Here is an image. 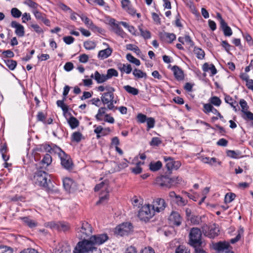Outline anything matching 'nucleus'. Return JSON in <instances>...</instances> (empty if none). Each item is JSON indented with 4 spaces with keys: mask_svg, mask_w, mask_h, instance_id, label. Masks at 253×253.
Returning a JSON list of instances; mask_svg holds the SVG:
<instances>
[{
    "mask_svg": "<svg viewBox=\"0 0 253 253\" xmlns=\"http://www.w3.org/2000/svg\"><path fill=\"white\" fill-rule=\"evenodd\" d=\"M20 219L30 228H33L37 226V223L29 217H20Z\"/></svg>",
    "mask_w": 253,
    "mask_h": 253,
    "instance_id": "c756f323",
    "label": "nucleus"
},
{
    "mask_svg": "<svg viewBox=\"0 0 253 253\" xmlns=\"http://www.w3.org/2000/svg\"><path fill=\"white\" fill-rule=\"evenodd\" d=\"M71 252L70 245L66 242H62L58 244L52 253H71Z\"/></svg>",
    "mask_w": 253,
    "mask_h": 253,
    "instance_id": "2eb2a0df",
    "label": "nucleus"
},
{
    "mask_svg": "<svg viewBox=\"0 0 253 253\" xmlns=\"http://www.w3.org/2000/svg\"><path fill=\"white\" fill-rule=\"evenodd\" d=\"M46 119V115L42 112L40 111L38 113L37 115V122H41L43 124L45 122Z\"/></svg>",
    "mask_w": 253,
    "mask_h": 253,
    "instance_id": "13d9d810",
    "label": "nucleus"
},
{
    "mask_svg": "<svg viewBox=\"0 0 253 253\" xmlns=\"http://www.w3.org/2000/svg\"><path fill=\"white\" fill-rule=\"evenodd\" d=\"M175 253H190V252L185 247L180 245L176 249Z\"/></svg>",
    "mask_w": 253,
    "mask_h": 253,
    "instance_id": "052dcab7",
    "label": "nucleus"
},
{
    "mask_svg": "<svg viewBox=\"0 0 253 253\" xmlns=\"http://www.w3.org/2000/svg\"><path fill=\"white\" fill-rule=\"evenodd\" d=\"M211 104L215 106H219L221 103V100L217 96H212L209 100Z\"/></svg>",
    "mask_w": 253,
    "mask_h": 253,
    "instance_id": "37998d69",
    "label": "nucleus"
},
{
    "mask_svg": "<svg viewBox=\"0 0 253 253\" xmlns=\"http://www.w3.org/2000/svg\"><path fill=\"white\" fill-rule=\"evenodd\" d=\"M202 232L198 228H192L189 233V244L194 247L200 246L201 241Z\"/></svg>",
    "mask_w": 253,
    "mask_h": 253,
    "instance_id": "423d86ee",
    "label": "nucleus"
},
{
    "mask_svg": "<svg viewBox=\"0 0 253 253\" xmlns=\"http://www.w3.org/2000/svg\"><path fill=\"white\" fill-rule=\"evenodd\" d=\"M164 159L166 162V167L168 170H171L175 169H177L180 167V163L178 161H174L173 159L170 157H164Z\"/></svg>",
    "mask_w": 253,
    "mask_h": 253,
    "instance_id": "dca6fc26",
    "label": "nucleus"
},
{
    "mask_svg": "<svg viewBox=\"0 0 253 253\" xmlns=\"http://www.w3.org/2000/svg\"><path fill=\"white\" fill-rule=\"evenodd\" d=\"M11 14L14 18H19L22 15V12L18 8L14 7L11 10Z\"/></svg>",
    "mask_w": 253,
    "mask_h": 253,
    "instance_id": "603ef678",
    "label": "nucleus"
},
{
    "mask_svg": "<svg viewBox=\"0 0 253 253\" xmlns=\"http://www.w3.org/2000/svg\"><path fill=\"white\" fill-rule=\"evenodd\" d=\"M167 206V204L163 199L157 198L155 199L151 207L154 210V212H160L163 211Z\"/></svg>",
    "mask_w": 253,
    "mask_h": 253,
    "instance_id": "4468645a",
    "label": "nucleus"
},
{
    "mask_svg": "<svg viewBox=\"0 0 253 253\" xmlns=\"http://www.w3.org/2000/svg\"><path fill=\"white\" fill-rule=\"evenodd\" d=\"M10 26L15 29V33L19 37H23L25 35V29L24 26L16 21H12Z\"/></svg>",
    "mask_w": 253,
    "mask_h": 253,
    "instance_id": "a211bd4d",
    "label": "nucleus"
},
{
    "mask_svg": "<svg viewBox=\"0 0 253 253\" xmlns=\"http://www.w3.org/2000/svg\"><path fill=\"white\" fill-rule=\"evenodd\" d=\"M162 38L168 42L171 43L176 39V36L173 33H165Z\"/></svg>",
    "mask_w": 253,
    "mask_h": 253,
    "instance_id": "2f4dec72",
    "label": "nucleus"
},
{
    "mask_svg": "<svg viewBox=\"0 0 253 253\" xmlns=\"http://www.w3.org/2000/svg\"><path fill=\"white\" fill-rule=\"evenodd\" d=\"M213 248L219 253H229L231 249L229 243L225 241H220L215 243Z\"/></svg>",
    "mask_w": 253,
    "mask_h": 253,
    "instance_id": "f8f14e48",
    "label": "nucleus"
},
{
    "mask_svg": "<svg viewBox=\"0 0 253 253\" xmlns=\"http://www.w3.org/2000/svg\"><path fill=\"white\" fill-rule=\"evenodd\" d=\"M51 156L49 154H46L41 161V164L42 167H46L51 164Z\"/></svg>",
    "mask_w": 253,
    "mask_h": 253,
    "instance_id": "7c9ffc66",
    "label": "nucleus"
},
{
    "mask_svg": "<svg viewBox=\"0 0 253 253\" xmlns=\"http://www.w3.org/2000/svg\"><path fill=\"white\" fill-rule=\"evenodd\" d=\"M65 99H63L62 100H59L56 102V104L58 107L61 108L63 111L65 113L67 112L68 110V106L65 105L64 103V101Z\"/></svg>",
    "mask_w": 253,
    "mask_h": 253,
    "instance_id": "8fccbe9b",
    "label": "nucleus"
},
{
    "mask_svg": "<svg viewBox=\"0 0 253 253\" xmlns=\"http://www.w3.org/2000/svg\"><path fill=\"white\" fill-rule=\"evenodd\" d=\"M0 253H13V249L6 246H2L0 247Z\"/></svg>",
    "mask_w": 253,
    "mask_h": 253,
    "instance_id": "bf43d9fd",
    "label": "nucleus"
},
{
    "mask_svg": "<svg viewBox=\"0 0 253 253\" xmlns=\"http://www.w3.org/2000/svg\"><path fill=\"white\" fill-rule=\"evenodd\" d=\"M118 69L122 73H126L127 74H130L132 70L131 65L127 64H120L118 66Z\"/></svg>",
    "mask_w": 253,
    "mask_h": 253,
    "instance_id": "a878e982",
    "label": "nucleus"
},
{
    "mask_svg": "<svg viewBox=\"0 0 253 253\" xmlns=\"http://www.w3.org/2000/svg\"><path fill=\"white\" fill-rule=\"evenodd\" d=\"M147 118L145 115L142 113L138 114L136 117L137 121L139 123H145L147 121Z\"/></svg>",
    "mask_w": 253,
    "mask_h": 253,
    "instance_id": "4d7b16f0",
    "label": "nucleus"
},
{
    "mask_svg": "<svg viewBox=\"0 0 253 253\" xmlns=\"http://www.w3.org/2000/svg\"><path fill=\"white\" fill-rule=\"evenodd\" d=\"M108 109L107 106L106 107H101L99 108L97 114L95 115V119L98 121H101L103 120V117H105V115L107 114L106 111Z\"/></svg>",
    "mask_w": 253,
    "mask_h": 253,
    "instance_id": "5701e85b",
    "label": "nucleus"
},
{
    "mask_svg": "<svg viewBox=\"0 0 253 253\" xmlns=\"http://www.w3.org/2000/svg\"><path fill=\"white\" fill-rule=\"evenodd\" d=\"M124 88L126 91L133 95L138 94L139 92L137 88L132 87L129 85L124 86Z\"/></svg>",
    "mask_w": 253,
    "mask_h": 253,
    "instance_id": "4c0bfd02",
    "label": "nucleus"
},
{
    "mask_svg": "<svg viewBox=\"0 0 253 253\" xmlns=\"http://www.w3.org/2000/svg\"><path fill=\"white\" fill-rule=\"evenodd\" d=\"M143 164V163H137L136 167L131 169V171L136 174L140 173L142 172V168L140 167V165Z\"/></svg>",
    "mask_w": 253,
    "mask_h": 253,
    "instance_id": "680f3d73",
    "label": "nucleus"
},
{
    "mask_svg": "<svg viewBox=\"0 0 253 253\" xmlns=\"http://www.w3.org/2000/svg\"><path fill=\"white\" fill-rule=\"evenodd\" d=\"M108 197H109L108 192H102L100 194L99 200L96 203V204L98 205L100 204L106 203L108 201Z\"/></svg>",
    "mask_w": 253,
    "mask_h": 253,
    "instance_id": "f704fd0d",
    "label": "nucleus"
},
{
    "mask_svg": "<svg viewBox=\"0 0 253 253\" xmlns=\"http://www.w3.org/2000/svg\"><path fill=\"white\" fill-rule=\"evenodd\" d=\"M109 24L112 28L113 31L116 34L120 36L122 38L125 39L127 37V34L120 26L119 24L116 23L115 19H111L109 21Z\"/></svg>",
    "mask_w": 253,
    "mask_h": 253,
    "instance_id": "9b49d317",
    "label": "nucleus"
},
{
    "mask_svg": "<svg viewBox=\"0 0 253 253\" xmlns=\"http://www.w3.org/2000/svg\"><path fill=\"white\" fill-rule=\"evenodd\" d=\"M145 122L147 123V130H149L150 129L153 128L155 126V120L153 118H148L147 121Z\"/></svg>",
    "mask_w": 253,
    "mask_h": 253,
    "instance_id": "49530a36",
    "label": "nucleus"
},
{
    "mask_svg": "<svg viewBox=\"0 0 253 253\" xmlns=\"http://www.w3.org/2000/svg\"><path fill=\"white\" fill-rule=\"evenodd\" d=\"M42 146L47 152L50 153L54 152L58 154L61 160V164L64 169L69 170L72 169L73 164L70 156L66 154L60 148L55 146L52 148L49 145L46 144Z\"/></svg>",
    "mask_w": 253,
    "mask_h": 253,
    "instance_id": "f257e3e1",
    "label": "nucleus"
},
{
    "mask_svg": "<svg viewBox=\"0 0 253 253\" xmlns=\"http://www.w3.org/2000/svg\"><path fill=\"white\" fill-rule=\"evenodd\" d=\"M184 42L188 46L189 48H193L194 46V43L189 36L185 35L184 37Z\"/></svg>",
    "mask_w": 253,
    "mask_h": 253,
    "instance_id": "de8ad7c7",
    "label": "nucleus"
},
{
    "mask_svg": "<svg viewBox=\"0 0 253 253\" xmlns=\"http://www.w3.org/2000/svg\"><path fill=\"white\" fill-rule=\"evenodd\" d=\"M126 49L129 50L134 51L136 53L139 54L141 52L139 48L136 45L132 44H128L126 45Z\"/></svg>",
    "mask_w": 253,
    "mask_h": 253,
    "instance_id": "864d4df0",
    "label": "nucleus"
},
{
    "mask_svg": "<svg viewBox=\"0 0 253 253\" xmlns=\"http://www.w3.org/2000/svg\"><path fill=\"white\" fill-rule=\"evenodd\" d=\"M202 69L204 72L210 71L212 76L215 75L217 73L216 69L212 64L209 65L208 63H205L203 64Z\"/></svg>",
    "mask_w": 253,
    "mask_h": 253,
    "instance_id": "393cba45",
    "label": "nucleus"
},
{
    "mask_svg": "<svg viewBox=\"0 0 253 253\" xmlns=\"http://www.w3.org/2000/svg\"><path fill=\"white\" fill-rule=\"evenodd\" d=\"M242 117L246 121H253V114L248 110L242 112Z\"/></svg>",
    "mask_w": 253,
    "mask_h": 253,
    "instance_id": "a19ab883",
    "label": "nucleus"
},
{
    "mask_svg": "<svg viewBox=\"0 0 253 253\" xmlns=\"http://www.w3.org/2000/svg\"><path fill=\"white\" fill-rule=\"evenodd\" d=\"M162 163L160 161L151 162L149 165V169L152 171H157L162 168Z\"/></svg>",
    "mask_w": 253,
    "mask_h": 253,
    "instance_id": "cd10ccee",
    "label": "nucleus"
},
{
    "mask_svg": "<svg viewBox=\"0 0 253 253\" xmlns=\"http://www.w3.org/2000/svg\"><path fill=\"white\" fill-rule=\"evenodd\" d=\"M84 46L87 50H92L95 48L96 43L93 41H87L84 42Z\"/></svg>",
    "mask_w": 253,
    "mask_h": 253,
    "instance_id": "79ce46f5",
    "label": "nucleus"
},
{
    "mask_svg": "<svg viewBox=\"0 0 253 253\" xmlns=\"http://www.w3.org/2000/svg\"><path fill=\"white\" fill-rule=\"evenodd\" d=\"M236 195L234 193L227 194L225 197V200L226 203L231 202L235 198Z\"/></svg>",
    "mask_w": 253,
    "mask_h": 253,
    "instance_id": "774afa93",
    "label": "nucleus"
},
{
    "mask_svg": "<svg viewBox=\"0 0 253 253\" xmlns=\"http://www.w3.org/2000/svg\"><path fill=\"white\" fill-rule=\"evenodd\" d=\"M132 74L134 76V77L137 79L141 78L146 79L147 78V74L146 73L143 72L140 69H138L136 68H135L133 70Z\"/></svg>",
    "mask_w": 253,
    "mask_h": 253,
    "instance_id": "c85d7f7f",
    "label": "nucleus"
},
{
    "mask_svg": "<svg viewBox=\"0 0 253 253\" xmlns=\"http://www.w3.org/2000/svg\"><path fill=\"white\" fill-rule=\"evenodd\" d=\"M82 137V134L79 131L74 132L72 135V140L77 142H80Z\"/></svg>",
    "mask_w": 253,
    "mask_h": 253,
    "instance_id": "09e8293b",
    "label": "nucleus"
},
{
    "mask_svg": "<svg viewBox=\"0 0 253 253\" xmlns=\"http://www.w3.org/2000/svg\"><path fill=\"white\" fill-rule=\"evenodd\" d=\"M112 49L110 47H108L105 49L100 50L98 53V58L100 59H104L108 58L111 55Z\"/></svg>",
    "mask_w": 253,
    "mask_h": 253,
    "instance_id": "b1692460",
    "label": "nucleus"
},
{
    "mask_svg": "<svg viewBox=\"0 0 253 253\" xmlns=\"http://www.w3.org/2000/svg\"><path fill=\"white\" fill-rule=\"evenodd\" d=\"M175 203L179 206H184L186 205L187 201L184 200L179 195H178L176 199H175Z\"/></svg>",
    "mask_w": 253,
    "mask_h": 253,
    "instance_id": "6e6d98bb",
    "label": "nucleus"
},
{
    "mask_svg": "<svg viewBox=\"0 0 253 253\" xmlns=\"http://www.w3.org/2000/svg\"><path fill=\"white\" fill-rule=\"evenodd\" d=\"M155 215L154 209L150 205H145L142 207L139 211L138 217L139 218L145 222L148 221Z\"/></svg>",
    "mask_w": 253,
    "mask_h": 253,
    "instance_id": "20e7f679",
    "label": "nucleus"
},
{
    "mask_svg": "<svg viewBox=\"0 0 253 253\" xmlns=\"http://www.w3.org/2000/svg\"><path fill=\"white\" fill-rule=\"evenodd\" d=\"M95 247L92 246L89 240L84 239L78 243L73 250V253H87L89 252L93 253Z\"/></svg>",
    "mask_w": 253,
    "mask_h": 253,
    "instance_id": "39448f33",
    "label": "nucleus"
},
{
    "mask_svg": "<svg viewBox=\"0 0 253 253\" xmlns=\"http://www.w3.org/2000/svg\"><path fill=\"white\" fill-rule=\"evenodd\" d=\"M35 17L38 20H42L43 18L44 17V14L41 13V12L38 11L36 9H34L33 11Z\"/></svg>",
    "mask_w": 253,
    "mask_h": 253,
    "instance_id": "0e129e2a",
    "label": "nucleus"
},
{
    "mask_svg": "<svg viewBox=\"0 0 253 253\" xmlns=\"http://www.w3.org/2000/svg\"><path fill=\"white\" fill-rule=\"evenodd\" d=\"M68 122L72 129L76 128L79 125V121L73 116L70 117Z\"/></svg>",
    "mask_w": 253,
    "mask_h": 253,
    "instance_id": "72a5a7b5",
    "label": "nucleus"
},
{
    "mask_svg": "<svg viewBox=\"0 0 253 253\" xmlns=\"http://www.w3.org/2000/svg\"><path fill=\"white\" fill-rule=\"evenodd\" d=\"M220 27L222 29L225 36L230 37L232 35L233 32L232 29L229 26H228L226 22L220 25Z\"/></svg>",
    "mask_w": 253,
    "mask_h": 253,
    "instance_id": "bb28decb",
    "label": "nucleus"
},
{
    "mask_svg": "<svg viewBox=\"0 0 253 253\" xmlns=\"http://www.w3.org/2000/svg\"><path fill=\"white\" fill-rule=\"evenodd\" d=\"M126 58L128 61L134 64L136 66H139L140 65V61L139 60L133 57L130 53L127 54Z\"/></svg>",
    "mask_w": 253,
    "mask_h": 253,
    "instance_id": "58836bf2",
    "label": "nucleus"
},
{
    "mask_svg": "<svg viewBox=\"0 0 253 253\" xmlns=\"http://www.w3.org/2000/svg\"><path fill=\"white\" fill-rule=\"evenodd\" d=\"M88 56L86 54H81L79 57V61L81 63H85L88 62Z\"/></svg>",
    "mask_w": 253,
    "mask_h": 253,
    "instance_id": "338daca9",
    "label": "nucleus"
},
{
    "mask_svg": "<svg viewBox=\"0 0 253 253\" xmlns=\"http://www.w3.org/2000/svg\"><path fill=\"white\" fill-rule=\"evenodd\" d=\"M213 106L211 104L207 103L204 105L203 111L206 114H209L211 112L213 108Z\"/></svg>",
    "mask_w": 253,
    "mask_h": 253,
    "instance_id": "69168bd1",
    "label": "nucleus"
},
{
    "mask_svg": "<svg viewBox=\"0 0 253 253\" xmlns=\"http://www.w3.org/2000/svg\"><path fill=\"white\" fill-rule=\"evenodd\" d=\"M194 53L196 55V57L199 59H203L204 58L205 53L204 51L201 48L194 47L193 50Z\"/></svg>",
    "mask_w": 253,
    "mask_h": 253,
    "instance_id": "473e14b6",
    "label": "nucleus"
},
{
    "mask_svg": "<svg viewBox=\"0 0 253 253\" xmlns=\"http://www.w3.org/2000/svg\"><path fill=\"white\" fill-rule=\"evenodd\" d=\"M168 219L170 224L176 226H180L182 221V217L179 212L175 211L171 212Z\"/></svg>",
    "mask_w": 253,
    "mask_h": 253,
    "instance_id": "ddd939ff",
    "label": "nucleus"
},
{
    "mask_svg": "<svg viewBox=\"0 0 253 253\" xmlns=\"http://www.w3.org/2000/svg\"><path fill=\"white\" fill-rule=\"evenodd\" d=\"M76 231L80 238L85 239L92 233V227L88 222L82 221L77 228Z\"/></svg>",
    "mask_w": 253,
    "mask_h": 253,
    "instance_id": "6e6552de",
    "label": "nucleus"
},
{
    "mask_svg": "<svg viewBox=\"0 0 253 253\" xmlns=\"http://www.w3.org/2000/svg\"><path fill=\"white\" fill-rule=\"evenodd\" d=\"M109 239L107 234H100L91 236L89 240L92 246L100 245L104 243Z\"/></svg>",
    "mask_w": 253,
    "mask_h": 253,
    "instance_id": "9d476101",
    "label": "nucleus"
},
{
    "mask_svg": "<svg viewBox=\"0 0 253 253\" xmlns=\"http://www.w3.org/2000/svg\"><path fill=\"white\" fill-rule=\"evenodd\" d=\"M48 174L44 171L38 170L34 174L33 181L36 185L46 188L48 186Z\"/></svg>",
    "mask_w": 253,
    "mask_h": 253,
    "instance_id": "7ed1b4c3",
    "label": "nucleus"
},
{
    "mask_svg": "<svg viewBox=\"0 0 253 253\" xmlns=\"http://www.w3.org/2000/svg\"><path fill=\"white\" fill-rule=\"evenodd\" d=\"M23 3L29 7L36 9L38 8L39 5L34 2L33 0H24Z\"/></svg>",
    "mask_w": 253,
    "mask_h": 253,
    "instance_id": "a18cd8bd",
    "label": "nucleus"
},
{
    "mask_svg": "<svg viewBox=\"0 0 253 253\" xmlns=\"http://www.w3.org/2000/svg\"><path fill=\"white\" fill-rule=\"evenodd\" d=\"M51 227L59 231H66L69 229V225L68 223L63 222L52 223Z\"/></svg>",
    "mask_w": 253,
    "mask_h": 253,
    "instance_id": "aec40b11",
    "label": "nucleus"
},
{
    "mask_svg": "<svg viewBox=\"0 0 253 253\" xmlns=\"http://www.w3.org/2000/svg\"><path fill=\"white\" fill-rule=\"evenodd\" d=\"M132 228V225L130 223H123L115 228V233L117 235L124 236L127 235L131 231Z\"/></svg>",
    "mask_w": 253,
    "mask_h": 253,
    "instance_id": "1a4fd4ad",
    "label": "nucleus"
},
{
    "mask_svg": "<svg viewBox=\"0 0 253 253\" xmlns=\"http://www.w3.org/2000/svg\"><path fill=\"white\" fill-rule=\"evenodd\" d=\"M64 188L68 192H73L76 188L77 184L72 179L65 177L63 179Z\"/></svg>",
    "mask_w": 253,
    "mask_h": 253,
    "instance_id": "f3484780",
    "label": "nucleus"
},
{
    "mask_svg": "<svg viewBox=\"0 0 253 253\" xmlns=\"http://www.w3.org/2000/svg\"><path fill=\"white\" fill-rule=\"evenodd\" d=\"M175 79L178 81H182L184 79V73L181 69L177 66H174L171 68Z\"/></svg>",
    "mask_w": 253,
    "mask_h": 253,
    "instance_id": "412c9836",
    "label": "nucleus"
},
{
    "mask_svg": "<svg viewBox=\"0 0 253 253\" xmlns=\"http://www.w3.org/2000/svg\"><path fill=\"white\" fill-rule=\"evenodd\" d=\"M80 17L86 26L90 28H92L93 27L94 25L92 21L90 20L88 17L84 15H80Z\"/></svg>",
    "mask_w": 253,
    "mask_h": 253,
    "instance_id": "ea45409f",
    "label": "nucleus"
},
{
    "mask_svg": "<svg viewBox=\"0 0 253 253\" xmlns=\"http://www.w3.org/2000/svg\"><path fill=\"white\" fill-rule=\"evenodd\" d=\"M139 30L140 32L141 35L145 39H149L151 38V34L147 30H143L140 26H139Z\"/></svg>",
    "mask_w": 253,
    "mask_h": 253,
    "instance_id": "3c124183",
    "label": "nucleus"
},
{
    "mask_svg": "<svg viewBox=\"0 0 253 253\" xmlns=\"http://www.w3.org/2000/svg\"><path fill=\"white\" fill-rule=\"evenodd\" d=\"M106 76L107 80L110 79L113 77H118V73L116 70L114 68H110L107 70Z\"/></svg>",
    "mask_w": 253,
    "mask_h": 253,
    "instance_id": "e433bc0d",
    "label": "nucleus"
},
{
    "mask_svg": "<svg viewBox=\"0 0 253 253\" xmlns=\"http://www.w3.org/2000/svg\"><path fill=\"white\" fill-rule=\"evenodd\" d=\"M94 128V132L96 134V138L99 139L101 137L100 134L104 130V128L101 126H97L96 125L93 126Z\"/></svg>",
    "mask_w": 253,
    "mask_h": 253,
    "instance_id": "c03bdc74",
    "label": "nucleus"
},
{
    "mask_svg": "<svg viewBox=\"0 0 253 253\" xmlns=\"http://www.w3.org/2000/svg\"><path fill=\"white\" fill-rule=\"evenodd\" d=\"M162 143V140L157 137H154L152 138L150 142V145L152 146H158Z\"/></svg>",
    "mask_w": 253,
    "mask_h": 253,
    "instance_id": "5fc2aeb1",
    "label": "nucleus"
},
{
    "mask_svg": "<svg viewBox=\"0 0 253 253\" xmlns=\"http://www.w3.org/2000/svg\"><path fill=\"white\" fill-rule=\"evenodd\" d=\"M90 77L94 78L98 84L103 83L108 80L106 75L101 74L97 71H96L94 74H92Z\"/></svg>",
    "mask_w": 253,
    "mask_h": 253,
    "instance_id": "4be33fe9",
    "label": "nucleus"
},
{
    "mask_svg": "<svg viewBox=\"0 0 253 253\" xmlns=\"http://www.w3.org/2000/svg\"><path fill=\"white\" fill-rule=\"evenodd\" d=\"M219 232V229L218 226L213 224L209 227L208 231H206L204 234L210 238H214L218 236Z\"/></svg>",
    "mask_w": 253,
    "mask_h": 253,
    "instance_id": "6ab92c4d",
    "label": "nucleus"
},
{
    "mask_svg": "<svg viewBox=\"0 0 253 253\" xmlns=\"http://www.w3.org/2000/svg\"><path fill=\"white\" fill-rule=\"evenodd\" d=\"M4 61L6 65L11 70H14L17 66V62L15 60L5 59Z\"/></svg>",
    "mask_w": 253,
    "mask_h": 253,
    "instance_id": "c9c22d12",
    "label": "nucleus"
},
{
    "mask_svg": "<svg viewBox=\"0 0 253 253\" xmlns=\"http://www.w3.org/2000/svg\"><path fill=\"white\" fill-rule=\"evenodd\" d=\"M240 105L242 108L241 111L242 112L246 111L248 110L249 106L247 104V102L244 99H241L240 101Z\"/></svg>",
    "mask_w": 253,
    "mask_h": 253,
    "instance_id": "e2e57ef3",
    "label": "nucleus"
},
{
    "mask_svg": "<svg viewBox=\"0 0 253 253\" xmlns=\"http://www.w3.org/2000/svg\"><path fill=\"white\" fill-rule=\"evenodd\" d=\"M178 177H169L167 176L158 177L156 179L157 184L164 188H169L178 183Z\"/></svg>",
    "mask_w": 253,
    "mask_h": 253,
    "instance_id": "0eeeda50",
    "label": "nucleus"
},
{
    "mask_svg": "<svg viewBox=\"0 0 253 253\" xmlns=\"http://www.w3.org/2000/svg\"><path fill=\"white\" fill-rule=\"evenodd\" d=\"M106 90L107 92L102 94L101 100L104 105L107 106L109 110L115 111L118 109V107L114 105L117 102V100L114 99L115 88L108 85L106 86Z\"/></svg>",
    "mask_w": 253,
    "mask_h": 253,
    "instance_id": "f03ea898",
    "label": "nucleus"
}]
</instances>
